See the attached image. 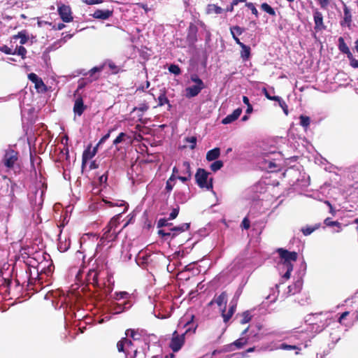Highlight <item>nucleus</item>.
I'll list each match as a JSON object with an SVG mask.
<instances>
[{
    "label": "nucleus",
    "mask_w": 358,
    "mask_h": 358,
    "mask_svg": "<svg viewBox=\"0 0 358 358\" xmlns=\"http://www.w3.org/2000/svg\"><path fill=\"white\" fill-rule=\"evenodd\" d=\"M262 92L264 94L265 96L269 100L276 101L279 99L278 96L271 95V93H274V89L273 87H271L270 90H267L266 88H264L262 90Z\"/></svg>",
    "instance_id": "nucleus-38"
},
{
    "label": "nucleus",
    "mask_w": 358,
    "mask_h": 358,
    "mask_svg": "<svg viewBox=\"0 0 358 358\" xmlns=\"http://www.w3.org/2000/svg\"><path fill=\"white\" fill-rule=\"evenodd\" d=\"M235 310H236V306H231L228 312L227 313H225V308H224L222 310V317H223V320H224V322H227L230 318L232 317L233 314L235 312Z\"/></svg>",
    "instance_id": "nucleus-32"
},
{
    "label": "nucleus",
    "mask_w": 358,
    "mask_h": 358,
    "mask_svg": "<svg viewBox=\"0 0 358 358\" xmlns=\"http://www.w3.org/2000/svg\"><path fill=\"white\" fill-rule=\"evenodd\" d=\"M14 52H15V55L21 56L22 58H24L27 54V50L24 47L21 45L18 48H16L14 50Z\"/></svg>",
    "instance_id": "nucleus-47"
},
{
    "label": "nucleus",
    "mask_w": 358,
    "mask_h": 358,
    "mask_svg": "<svg viewBox=\"0 0 358 358\" xmlns=\"http://www.w3.org/2000/svg\"><path fill=\"white\" fill-rule=\"evenodd\" d=\"M208 175L209 173L203 169H199L195 175L197 185L208 190L213 189V178L208 180Z\"/></svg>",
    "instance_id": "nucleus-8"
},
{
    "label": "nucleus",
    "mask_w": 358,
    "mask_h": 358,
    "mask_svg": "<svg viewBox=\"0 0 358 358\" xmlns=\"http://www.w3.org/2000/svg\"><path fill=\"white\" fill-rule=\"evenodd\" d=\"M15 38H20V43L22 45L25 44L28 41V36L25 31H20Z\"/></svg>",
    "instance_id": "nucleus-40"
},
{
    "label": "nucleus",
    "mask_w": 358,
    "mask_h": 358,
    "mask_svg": "<svg viewBox=\"0 0 358 358\" xmlns=\"http://www.w3.org/2000/svg\"><path fill=\"white\" fill-rule=\"evenodd\" d=\"M205 87L200 85H192L185 89V96L188 99L197 96Z\"/></svg>",
    "instance_id": "nucleus-15"
},
{
    "label": "nucleus",
    "mask_w": 358,
    "mask_h": 358,
    "mask_svg": "<svg viewBox=\"0 0 358 358\" xmlns=\"http://www.w3.org/2000/svg\"><path fill=\"white\" fill-rule=\"evenodd\" d=\"M242 109L241 108H238L231 114L228 115L227 117L222 119V123L223 124H228L232 123L240 117Z\"/></svg>",
    "instance_id": "nucleus-17"
},
{
    "label": "nucleus",
    "mask_w": 358,
    "mask_h": 358,
    "mask_svg": "<svg viewBox=\"0 0 358 358\" xmlns=\"http://www.w3.org/2000/svg\"><path fill=\"white\" fill-rule=\"evenodd\" d=\"M245 6L248 7L255 17H258V10L252 3H246Z\"/></svg>",
    "instance_id": "nucleus-55"
},
{
    "label": "nucleus",
    "mask_w": 358,
    "mask_h": 358,
    "mask_svg": "<svg viewBox=\"0 0 358 358\" xmlns=\"http://www.w3.org/2000/svg\"><path fill=\"white\" fill-rule=\"evenodd\" d=\"M350 60V66L353 68H358V59H356L353 55L352 57L348 58Z\"/></svg>",
    "instance_id": "nucleus-64"
},
{
    "label": "nucleus",
    "mask_w": 358,
    "mask_h": 358,
    "mask_svg": "<svg viewBox=\"0 0 358 358\" xmlns=\"http://www.w3.org/2000/svg\"><path fill=\"white\" fill-rule=\"evenodd\" d=\"M324 224H325L327 226H330V227L337 226V225H339V224H340L338 222H336V221H331L330 218H327V219H325V220H324Z\"/></svg>",
    "instance_id": "nucleus-63"
},
{
    "label": "nucleus",
    "mask_w": 358,
    "mask_h": 358,
    "mask_svg": "<svg viewBox=\"0 0 358 358\" xmlns=\"http://www.w3.org/2000/svg\"><path fill=\"white\" fill-rule=\"evenodd\" d=\"M149 108V106L147 103L143 102L138 104V106L135 107L134 108V111L138 110L141 112V115H139V117H141L143 115V113L145 111H147Z\"/></svg>",
    "instance_id": "nucleus-42"
},
{
    "label": "nucleus",
    "mask_w": 358,
    "mask_h": 358,
    "mask_svg": "<svg viewBox=\"0 0 358 358\" xmlns=\"http://www.w3.org/2000/svg\"><path fill=\"white\" fill-rule=\"evenodd\" d=\"M279 153L271 152L265 153L259 159V167L267 171L274 172L280 167V163L276 157H279Z\"/></svg>",
    "instance_id": "nucleus-5"
},
{
    "label": "nucleus",
    "mask_w": 358,
    "mask_h": 358,
    "mask_svg": "<svg viewBox=\"0 0 358 358\" xmlns=\"http://www.w3.org/2000/svg\"><path fill=\"white\" fill-rule=\"evenodd\" d=\"M223 9L215 5V4H209L207 7V13H216V14H221L223 12Z\"/></svg>",
    "instance_id": "nucleus-35"
},
{
    "label": "nucleus",
    "mask_w": 358,
    "mask_h": 358,
    "mask_svg": "<svg viewBox=\"0 0 358 358\" xmlns=\"http://www.w3.org/2000/svg\"><path fill=\"white\" fill-rule=\"evenodd\" d=\"M158 234L162 238L167 239L168 238H171V230L169 231H166L164 229H159L158 231Z\"/></svg>",
    "instance_id": "nucleus-56"
},
{
    "label": "nucleus",
    "mask_w": 358,
    "mask_h": 358,
    "mask_svg": "<svg viewBox=\"0 0 358 358\" xmlns=\"http://www.w3.org/2000/svg\"><path fill=\"white\" fill-rule=\"evenodd\" d=\"M278 252L280 257L278 263V270L283 279L288 280L293 270V263L296 261L298 255L296 252H289L283 248L278 249Z\"/></svg>",
    "instance_id": "nucleus-3"
},
{
    "label": "nucleus",
    "mask_w": 358,
    "mask_h": 358,
    "mask_svg": "<svg viewBox=\"0 0 358 358\" xmlns=\"http://www.w3.org/2000/svg\"><path fill=\"white\" fill-rule=\"evenodd\" d=\"M299 120H300L299 124L303 128L306 129L309 127L310 122V119L309 117L301 115L299 117Z\"/></svg>",
    "instance_id": "nucleus-41"
},
{
    "label": "nucleus",
    "mask_w": 358,
    "mask_h": 358,
    "mask_svg": "<svg viewBox=\"0 0 358 358\" xmlns=\"http://www.w3.org/2000/svg\"><path fill=\"white\" fill-rule=\"evenodd\" d=\"M238 45L241 48V57L243 60H248L250 57V48L242 42H241V43H238Z\"/></svg>",
    "instance_id": "nucleus-29"
},
{
    "label": "nucleus",
    "mask_w": 358,
    "mask_h": 358,
    "mask_svg": "<svg viewBox=\"0 0 358 358\" xmlns=\"http://www.w3.org/2000/svg\"><path fill=\"white\" fill-rule=\"evenodd\" d=\"M343 13L344 16L343 20L341 22V25L350 27L352 22V15L350 10L345 4H344L343 6Z\"/></svg>",
    "instance_id": "nucleus-23"
},
{
    "label": "nucleus",
    "mask_w": 358,
    "mask_h": 358,
    "mask_svg": "<svg viewBox=\"0 0 358 358\" xmlns=\"http://www.w3.org/2000/svg\"><path fill=\"white\" fill-rule=\"evenodd\" d=\"M106 65H108V66L110 69V70L111 71L112 73L116 74V73H119L120 71V67L115 65V64L114 62H113L112 61H108V62H105L103 64V68Z\"/></svg>",
    "instance_id": "nucleus-36"
},
{
    "label": "nucleus",
    "mask_w": 358,
    "mask_h": 358,
    "mask_svg": "<svg viewBox=\"0 0 358 358\" xmlns=\"http://www.w3.org/2000/svg\"><path fill=\"white\" fill-rule=\"evenodd\" d=\"M338 49L339 50L343 52V54H345L348 57V58L352 57V52L350 50V48L345 43L344 38L343 37H340L338 40Z\"/></svg>",
    "instance_id": "nucleus-26"
},
{
    "label": "nucleus",
    "mask_w": 358,
    "mask_h": 358,
    "mask_svg": "<svg viewBox=\"0 0 358 358\" xmlns=\"http://www.w3.org/2000/svg\"><path fill=\"white\" fill-rule=\"evenodd\" d=\"M103 69V66H95L89 71L88 73L90 77H92L90 80V82L92 80H95L98 78L97 76H95V73L101 72Z\"/></svg>",
    "instance_id": "nucleus-33"
},
{
    "label": "nucleus",
    "mask_w": 358,
    "mask_h": 358,
    "mask_svg": "<svg viewBox=\"0 0 358 358\" xmlns=\"http://www.w3.org/2000/svg\"><path fill=\"white\" fill-rule=\"evenodd\" d=\"M58 13L62 20L65 22H69L73 20L71 8L69 6H59Z\"/></svg>",
    "instance_id": "nucleus-10"
},
{
    "label": "nucleus",
    "mask_w": 358,
    "mask_h": 358,
    "mask_svg": "<svg viewBox=\"0 0 358 358\" xmlns=\"http://www.w3.org/2000/svg\"><path fill=\"white\" fill-rule=\"evenodd\" d=\"M251 320L250 313L248 311L244 312L242 315V319L241 323L244 324L249 322Z\"/></svg>",
    "instance_id": "nucleus-51"
},
{
    "label": "nucleus",
    "mask_w": 358,
    "mask_h": 358,
    "mask_svg": "<svg viewBox=\"0 0 358 358\" xmlns=\"http://www.w3.org/2000/svg\"><path fill=\"white\" fill-rule=\"evenodd\" d=\"M245 29L243 27H241L239 26H233L230 27V32L236 43H241V41L238 38V36H241L243 33H244Z\"/></svg>",
    "instance_id": "nucleus-22"
},
{
    "label": "nucleus",
    "mask_w": 358,
    "mask_h": 358,
    "mask_svg": "<svg viewBox=\"0 0 358 358\" xmlns=\"http://www.w3.org/2000/svg\"><path fill=\"white\" fill-rule=\"evenodd\" d=\"M223 166V162L220 160L215 161L213 163L210 165V169L215 172L218 170H220Z\"/></svg>",
    "instance_id": "nucleus-44"
},
{
    "label": "nucleus",
    "mask_w": 358,
    "mask_h": 358,
    "mask_svg": "<svg viewBox=\"0 0 358 358\" xmlns=\"http://www.w3.org/2000/svg\"><path fill=\"white\" fill-rule=\"evenodd\" d=\"M126 136V134L124 132H121L119 134V135L116 137V138L113 141V145H117L119 143H122Z\"/></svg>",
    "instance_id": "nucleus-53"
},
{
    "label": "nucleus",
    "mask_w": 358,
    "mask_h": 358,
    "mask_svg": "<svg viewBox=\"0 0 358 358\" xmlns=\"http://www.w3.org/2000/svg\"><path fill=\"white\" fill-rule=\"evenodd\" d=\"M220 155V150L218 148H215L209 150L206 154V159L209 162L217 159Z\"/></svg>",
    "instance_id": "nucleus-31"
},
{
    "label": "nucleus",
    "mask_w": 358,
    "mask_h": 358,
    "mask_svg": "<svg viewBox=\"0 0 358 358\" xmlns=\"http://www.w3.org/2000/svg\"><path fill=\"white\" fill-rule=\"evenodd\" d=\"M191 80L196 83V85H200L205 87V85L202 80L198 77L196 75H192L191 76Z\"/></svg>",
    "instance_id": "nucleus-54"
},
{
    "label": "nucleus",
    "mask_w": 358,
    "mask_h": 358,
    "mask_svg": "<svg viewBox=\"0 0 358 358\" xmlns=\"http://www.w3.org/2000/svg\"><path fill=\"white\" fill-rule=\"evenodd\" d=\"M182 171H181V176H187L192 177L191 166L188 162H184L182 163Z\"/></svg>",
    "instance_id": "nucleus-37"
},
{
    "label": "nucleus",
    "mask_w": 358,
    "mask_h": 358,
    "mask_svg": "<svg viewBox=\"0 0 358 358\" xmlns=\"http://www.w3.org/2000/svg\"><path fill=\"white\" fill-rule=\"evenodd\" d=\"M227 296L225 292H222L218 296H217L213 301L210 302V304L213 303L214 302L217 304V306L222 308V307L224 306V308H225V305L227 303Z\"/></svg>",
    "instance_id": "nucleus-30"
},
{
    "label": "nucleus",
    "mask_w": 358,
    "mask_h": 358,
    "mask_svg": "<svg viewBox=\"0 0 358 358\" xmlns=\"http://www.w3.org/2000/svg\"><path fill=\"white\" fill-rule=\"evenodd\" d=\"M185 142L189 143V148L194 150L196 146V138L195 136L187 137L185 138Z\"/></svg>",
    "instance_id": "nucleus-46"
},
{
    "label": "nucleus",
    "mask_w": 358,
    "mask_h": 358,
    "mask_svg": "<svg viewBox=\"0 0 358 358\" xmlns=\"http://www.w3.org/2000/svg\"><path fill=\"white\" fill-rule=\"evenodd\" d=\"M315 229H316L315 227H307L303 228L301 231H302L303 235L308 236V235L311 234L315 230Z\"/></svg>",
    "instance_id": "nucleus-60"
},
{
    "label": "nucleus",
    "mask_w": 358,
    "mask_h": 358,
    "mask_svg": "<svg viewBox=\"0 0 358 358\" xmlns=\"http://www.w3.org/2000/svg\"><path fill=\"white\" fill-rule=\"evenodd\" d=\"M248 331V328L245 329L243 331L241 337L230 344L229 348L231 350H234L233 347H235L236 349L242 348L248 343V339L244 336Z\"/></svg>",
    "instance_id": "nucleus-18"
},
{
    "label": "nucleus",
    "mask_w": 358,
    "mask_h": 358,
    "mask_svg": "<svg viewBox=\"0 0 358 358\" xmlns=\"http://www.w3.org/2000/svg\"><path fill=\"white\" fill-rule=\"evenodd\" d=\"M300 335H299V338L301 339V341H303L305 342H307V341L309 339L310 336H308V333L307 332V331H303V330H301L300 331Z\"/></svg>",
    "instance_id": "nucleus-58"
},
{
    "label": "nucleus",
    "mask_w": 358,
    "mask_h": 358,
    "mask_svg": "<svg viewBox=\"0 0 358 358\" xmlns=\"http://www.w3.org/2000/svg\"><path fill=\"white\" fill-rule=\"evenodd\" d=\"M313 317L315 322L313 324L311 329L315 330L316 333L321 332L325 327L330 324L331 320L328 313H315L313 315Z\"/></svg>",
    "instance_id": "nucleus-7"
},
{
    "label": "nucleus",
    "mask_w": 358,
    "mask_h": 358,
    "mask_svg": "<svg viewBox=\"0 0 358 358\" xmlns=\"http://www.w3.org/2000/svg\"><path fill=\"white\" fill-rule=\"evenodd\" d=\"M197 27L191 24L188 29L187 41L189 45H194L197 41Z\"/></svg>",
    "instance_id": "nucleus-14"
},
{
    "label": "nucleus",
    "mask_w": 358,
    "mask_h": 358,
    "mask_svg": "<svg viewBox=\"0 0 358 358\" xmlns=\"http://www.w3.org/2000/svg\"><path fill=\"white\" fill-rule=\"evenodd\" d=\"M129 296V294L126 292H116L115 299L116 300H120L121 299H127Z\"/></svg>",
    "instance_id": "nucleus-59"
},
{
    "label": "nucleus",
    "mask_w": 358,
    "mask_h": 358,
    "mask_svg": "<svg viewBox=\"0 0 358 358\" xmlns=\"http://www.w3.org/2000/svg\"><path fill=\"white\" fill-rule=\"evenodd\" d=\"M169 104V106H171V105L169 104V99H167L165 93H162L159 96H158V106H162L165 104Z\"/></svg>",
    "instance_id": "nucleus-43"
},
{
    "label": "nucleus",
    "mask_w": 358,
    "mask_h": 358,
    "mask_svg": "<svg viewBox=\"0 0 358 358\" xmlns=\"http://www.w3.org/2000/svg\"><path fill=\"white\" fill-rule=\"evenodd\" d=\"M103 201L108 205V207H122L124 206V210L121 213H125L128 209V204L123 200H113V201H106L103 200Z\"/></svg>",
    "instance_id": "nucleus-25"
},
{
    "label": "nucleus",
    "mask_w": 358,
    "mask_h": 358,
    "mask_svg": "<svg viewBox=\"0 0 358 358\" xmlns=\"http://www.w3.org/2000/svg\"><path fill=\"white\" fill-rule=\"evenodd\" d=\"M127 337H131L132 341L124 338L117 344L119 352L125 353L126 358H146V351L149 350V344L141 338L140 334L134 329L126 331Z\"/></svg>",
    "instance_id": "nucleus-1"
},
{
    "label": "nucleus",
    "mask_w": 358,
    "mask_h": 358,
    "mask_svg": "<svg viewBox=\"0 0 358 358\" xmlns=\"http://www.w3.org/2000/svg\"><path fill=\"white\" fill-rule=\"evenodd\" d=\"M169 71L170 73H171L176 76H178L181 73L180 67L178 66V65H176V64H171L169 66Z\"/></svg>",
    "instance_id": "nucleus-45"
},
{
    "label": "nucleus",
    "mask_w": 358,
    "mask_h": 358,
    "mask_svg": "<svg viewBox=\"0 0 358 358\" xmlns=\"http://www.w3.org/2000/svg\"><path fill=\"white\" fill-rule=\"evenodd\" d=\"M280 348L282 350H301V348H299L296 345H287L285 343L281 344Z\"/></svg>",
    "instance_id": "nucleus-57"
},
{
    "label": "nucleus",
    "mask_w": 358,
    "mask_h": 358,
    "mask_svg": "<svg viewBox=\"0 0 358 358\" xmlns=\"http://www.w3.org/2000/svg\"><path fill=\"white\" fill-rule=\"evenodd\" d=\"M320 7L323 9H327L330 3L331 0H317Z\"/></svg>",
    "instance_id": "nucleus-61"
},
{
    "label": "nucleus",
    "mask_w": 358,
    "mask_h": 358,
    "mask_svg": "<svg viewBox=\"0 0 358 358\" xmlns=\"http://www.w3.org/2000/svg\"><path fill=\"white\" fill-rule=\"evenodd\" d=\"M113 15V10H96L92 16L96 19L107 20Z\"/></svg>",
    "instance_id": "nucleus-21"
},
{
    "label": "nucleus",
    "mask_w": 358,
    "mask_h": 358,
    "mask_svg": "<svg viewBox=\"0 0 358 358\" xmlns=\"http://www.w3.org/2000/svg\"><path fill=\"white\" fill-rule=\"evenodd\" d=\"M313 19L315 22V29L316 31H321L325 29V26L323 23V15L317 9H315L313 11Z\"/></svg>",
    "instance_id": "nucleus-11"
},
{
    "label": "nucleus",
    "mask_w": 358,
    "mask_h": 358,
    "mask_svg": "<svg viewBox=\"0 0 358 358\" xmlns=\"http://www.w3.org/2000/svg\"><path fill=\"white\" fill-rule=\"evenodd\" d=\"M276 101L278 102V104L279 106H280V108L283 110V112L285 113V114L286 115H288V107H287V105L286 104V103L285 102V101L279 96V99L278 100H276Z\"/></svg>",
    "instance_id": "nucleus-50"
},
{
    "label": "nucleus",
    "mask_w": 358,
    "mask_h": 358,
    "mask_svg": "<svg viewBox=\"0 0 358 358\" xmlns=\"http://www.w3.org/2000/svg\"><path fill=\"white\" fill-rule=\"evenodd\" d=\"M103 69V66H95L89 71L88 73L90 77H92L90 80V82L92 80H95L98 78L97 76H95V73L101 72Z\"/></svg>",
    "instance_id": "nucleus-34"
},
{
    "label": "nucleus",
    "mask_w": 358,
    "mask_h": 358,
    "mask_svg": "<svg viewBox=\"0 0 358 358\" xmlns=\"http://www.w3.org/2000/svg\"><path fill=\"white\" fill-rule=\"evenodd\" d=\"M86 109V106L84 104L83 99L80 96L76 97L74 106H73V113L76 116H81Z\"/></svg>",
    "instance_id": "nucleus-12"
},
{
    "label": "nucleus",
    "mask_w": 358,
    "mask_h": 358,
    "mask_svg": "<svg viewBox=\"0 0 358 358\" xmlns=\"http://www.w3.org/2000/svg\"><path fill=\"white\" fill-rule=\"evenodd\" d=\"M190 224L189 223H182L178 226L173 227L171 229H170L171 232V238H175L178 234L187 231L189 228Z\"/></svg>",
    "instance_id": "nucleus-20"
},
{
    "label": "nucleus",
    "mask_w": 358,
    "mask_h": 358,
    "mask_svg": "<svg viewBox=\"0 0 358 358\" xmlns=\"http://www.w3.org/2000/svg\"><path fill=\"white\" fill-rule=\"evenodd\" d=\"M96 153V148H94L93 149L89 146L87 149H85L83 153V162L86 163L87 161L92 159Z\"/></svg>",
    "instance_id": "nucleus-27"
},
{
    "label": "nucleus",
    "mask_w": 358,
    "mask_h": 358,
    "mask_svg": "<svg viewBox=\"0 0 358 358\" xmlns=\"http://www.w3.org/2000/svg\"><path fill=\"white\" fill-rule=\"evenodd\" d=\"M70 247V239L68 236L62 235L59 236L57 248L61 252L68 250Z\"/></svg>",
    "instance_id": "nucleus-13"
},
{
    "label": "nucleus",
    "mask_w": 358,
    "mask_h": 358,
    "mask_svg": "<svg viewBox=\"0 0 358 358\" xmlns=\"http://www.w3.org/2000/svg\"><path fill=\"white\" fill-rule=\"evenodd\" d=\"M122 213H118L114 216L108 223V226L103 229V235L102 239L107 241H113L117 236L120 230H117V227L120 222Z\"/></svg>",
    "instance_id": "nucleus-6"
},
{
    "label": "nucleus",
    "mask_w": 358,
    "mask_h": 358,
    "mask_svg": "<svg viewBox=\"0 0 358 358\" xmlns=\"http://www.w3.org/2000/svg\"><path fill=\"white\" fill-rule=\"evenodd\" d=\"M169 220L168 219H166V218H161L158 220L157 222V228H162V227H168V226H171L172 224L169 222Z\"/></svg>",
    "instance_id": "nucleus-49"
},
{
    "label": "nucleus",
    "mask_w": 358,
    "mask_h": 358,
    "mask_svg": "<svg viewBox=\"0 0 358 358\" xmlns=\"http://www.w3.org/2000/svg\"><path fill=\"white\" fill-rule=\"evenodd\" d=\"M29 79L35 85V88L38 93H44L47 91V87L43 81L36 73H31L28 75Z\"/></svg>",
    "instance_id": "nucleus-9"
},
{
    "label": "nucleus",
    "mask_w": 358,
    "mask_h": 358,
    "mask_svg": "<svg viewBox=\"0 0 358 358\" xmlns=\"http://www.w3.org/2000/svg\"><path fill=\"white\" fill-rule=\"evenodd\" d=\"M175 185V182L173 181H171V180H167L166 183V189L167 192H170L172 191L173 186Z\"/></svg>",
    "instance_id": "nucleus-62"
},
{
    "label": "nucleus",
    "mask_w": 358,
    "mask_h": 358,
    "mask_svg": "<svg viewBox=\"0 0 358 358\" xmlns=\"http://www.w3.org/2000/svg\"><path fill=\"white\" fill-rule=\"evenodd\" d=\"M303 282L301 279H298L296 280L294 284L289 285L288 287V293L289 294H295L296 293L300 292L302 287Z\"/></svg>",
    "instance_id": "nucleus-28"
},
{
    "label": "nucleus",
    "mask_w": 358,
    "mask_h": 358,
    "mask_svg": "<svg viewBox=\"0 0 358 358\" xmlns=\"http://www.w3.org/2000/svg\"><path fill=\"white\" fill-rule=\"evenodd\" d=\"M130 307L131 303L129 301L124 302L122 304L117 303L110 308V313L112 314H120Z\"/></svg>",
    "instance_id": "nucleus-19"
},
{
    "label": "nucleus",
    "mask_w": 358,
    "mask_h": 358,
    "mask_svg": "<svg viewBox=\"0 0 358 358\" xmlns=\"http://www.w3.org/2000/svg\"><path fill=\"white\" fill-rule=\"evenodd\" d=\"M151 255L141 252L136 258V262L138 265L144 266L150 263Z\"/></svg>",
    "instance_id": "nucleus-24"
},
{
    "label": "nucleus",
    "mask_w": 358,
    "mask_h": 358,
    "mask_svg": "<svg viewBox=\"0 0 358 358\" xmlns=\"http://www.w3.org/2000/svg\"><path fill=\"white\" fill-rule=\"evenodd\" d=\"M44 264V263L41 262L38 264L36 268L33 266V268L36 270L37 277L39 275V271L41 273H44L47 275H50L52 272L53 265L52 264V263H49L48 265L47 266V268H45V265Z\"/></svg>",
    "instance_id": "nucleus-16"
},
{
    "label": "nucleus",
    "mask_w": 358,
    "mask_h": 358,
    "mask_svg": "<svg viewBox=\"0 0 358 358\" xmlns=\"http://www.w3.org/2000/svg\"><path fill=\"white\" fill-rule=\"evenodd\" d=\"M261 8L266 13H268L271 16H275L276 13L275 10L267 3H263L261 5Z\"/></svg>",
    "instance_id": "nucleus-39"
},
{
    "label": "nucleus",
    "mask_w": 358,
    "mask_h": 358,
    "mask_svg": "<svg viewBox=\"0 0 358 358\" xmlns=\"http://www.w3.org/2000/svg\"><path fill=\"white\" fill-rule=\"evenodd\" d=\"M1 163L8 171H13L16 173L20 171L19 153L13 148L9 147L5 150Z\"/></svg>",
    "instance_id": "nucleus-4"
},
{
    "label": "nucleus",
    "mask_w": 358,
    "mask_h": 358,
    "mask_svg": "<svg viewBox=\"0 0 358 358\" xmlns=\"http://www.w3.org/2000/svg\"><path fill=\"white\" fill-rule=\"evenodd\" d=\"M179 210H180V208L178 206L173 208L172 209L171 212L170 213V214L169 215L168 220H173L176 219L177 217V216L178 215Z\"/></svg>",
    "instance_id": "nucleus-48"
},
{
    "label": "nucleus",
    "mask_w": 358,
    "mask_h": 358,
    "mask_svg": "<svg viewBox=\"0 0 358 358\" xmlns=\"http://www.w3.org/2000/svg\"><path fill=\"white\" fill-rule=\"evenodd\" d=\"M0 51L7 55H15L10 48L5 45L0 47Z\"/></svg>",
    "instance_id": "nucleus-52"
},
{
    "label": "nucleus",
    "mask_w": 358,
    "mask_h": 358,
    "mask_svg": "<svg viewBox=\"0 0 358 358\" xmlns=\"http://www.w3.org/2000/svg\"><path fill=\"white\" fill-rule=\"evenodd\" d=\"M193 317L194 316L191 315L190 320L182 319L179 322L178 330L173 333L172 338L169 343V347L173 352H178L184 345L185 334L189 332L194 326L191 322Z\"/></svg>",
    "instance_id": "nucleus-2"
}]
</instances>
